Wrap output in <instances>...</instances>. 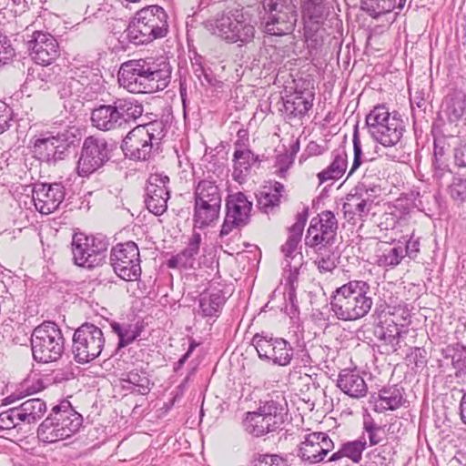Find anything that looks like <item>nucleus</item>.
I'll list each match as a JSON object with an SVG mask.
<instances>
[{
  "instance_id": "obj_12",
  "label": "nucleus",
  "mask_w": 466,
  "mask_h": 466,
  "mask_svg": "<svg viewBox=\"0 0 466 466\" xmlns=\"http://www.w3.org/2000/svg\"><path fill=\"white\" fill-rule=\"evenodd\" d=\"M115 148L112 140L96 136L86 137L76 166L78 176L85 177L97 171L110 159Z\"/></svg>"
},
{
  "instance_id": "obj_23",
  "label": "nucleus",
  "mask_w": 466,
  "mask_h": 466,
  "mask_svg": "<svg viewBox=\"0 0 466 466\" xmlns=\"http://www.w3.org/2000/svg\"><path fill=\"white\" fill-rule=\"evenodd\" d=\"M308 208L296 216L295 223L289 229V237L285 244L281 246V252L285 257L287 264H291L292 260L298 258V264L300 265L302 258L301 253L299 251V244L301 241L304 227L308 219Z\"/></svg>"
},
{
  "instance_id": "obj_50",
  "label": "nucleus",
  "mask_w": 466,
  "mask_h": 466,
  "mask_svg": "<svg viewBox=\"0 0 466 466\" xmlns=\"http://www.w3.org/2000/svg\"><path fill=\"white\" fill-rule=\"evenodd\" d=\"M361 7L371 16L378 17L395 9L396 0H361Z\"/></svg>"
},
{
  "instance_id": "obj_40",
  "label": "nucleus",
  "mask_w": 466,
  "mask_h": 466,
  "mask_svg": "<svg viewBox=\"0 0 466 466\" xmlns=\"http://www.w3.org/2000/svg\"><path fill=\"white\" fill-rule=\"evenodd\" d=\"M122 388L140 395H147L150 392L149 379L146 372L137 370L122 374L120 378Z\"/></svg>"
},
{
  "instance_id": "obj_45",
  "label": "nucleus",
  "mask_w": 466,
  "mask_h": 466,
  "mask_svg": "<svg viewBox=\"0 0 466 466\" xmlns=\"http://www.w3.org/2000/svg\"><path fill=\"white\" fill-rule=\"evenodd\" d=\"M33 73H36V76H33V79L27 77L26 82L31 83L34 87L46 90L50 88V85L56 83L57 74L55 67L41 66L33 69Z\"/></svg>"
},
{
  "instance_id": "obj_1",
  "label": "nucleus",
  "mask_w": 466,
  "mask_h": 466,
  "mask_svg": "<svg viewBox=\"0 0 466 466\" xmlns=\"http://www.w3.org/2000/svg\"><path fill=\"white\" fill-rule=\"evenodd\" d=\"M172 67L165 57L132 59L118 71L120 84L135 94H151L167 87Z\"/></svg>"
},
{
  "instance_id": "obj_54",
  "label": "nucleus",
  "mask_w": 466,
  "mask_h": 466,
  "mask_svg": "<svg viewBox=\"0 0 466 466\" xmlns=\"http://www.w3.org/2000/svg\"><path fill=\"white\" fill-rule=\"evenodd\" d=\"M16 407L8 409L0 413V430H13L22 424Z\"/></svg>"
},
{
  "instance_id": "obj_22",
  "label": "nucleus",
  "mask_w": 466,
  "mask_h": 466,
  "mask_svg": "<svg viewBox=\"0 0 466 466\" xmlns=\"http://www.w3.org/2000/svg\"><path fill=\"white\" fill-rule=\"evenodd\" d=\"M65 135L36 138L34 142L33 152L37 159L49 165L56 164L67 155L70 144Z\"/></svg>"
},
{
  "instance_id": "obj_58",
  "label": "nucleus",
  "mask_w": 466,
  "mask_h": 466,
  "mask_svg": "<svg viewBox=\"0 0 466 466\" xmlns=\"http://www.w3.org/2000/svg\"><path fill=\"white\" fill-rule=\"evenodd\" d=\"M420 238L416 237L414 233H412L409 239L404 242L401 241V248L403 249L404 257H408L410 259H416L420 248Z\"/></svg>"
},
{
  "instance_id": "obj_8",
  "label": "nucleus",
  "mask_w": 466,
  "mask_h": 466,
  "mask_svg": "<svg viewBox=\"0 0 466 466\" xmlns=\"http://www.w3.org/2000/svg\"><path fill=\"white\" fill-rule=\"evenodd\" d=\"M34 360L40 363L58 360L64 352V337L58 326L46 321L36 327L31 336Z\"/></svg>"
},
{
  "instance_id": "obj_57",
  "label": "nucleus",
  "mask_w": 466,
  "mask_h": 466,
  "mask_svg": "<svg viewBox=\"0 0 466 466\" xmlns=\"http://www.w3.org/2000/svg\"><path fill=\"white\" fill-rule=\"evenodd\" d=\"M15 48L9 37L0 32V67L13 59Z\"/></svg>"
},
{
  "instance_id": "obj_55",
  "label": "nucleus",
  "mask_w": 466,
  "mask_h": 466,
  "mask_svg": "<svg viewBox=\"0 0 466 466\" xmlns=\"http://www.w3.org/2000/svg\"><path fill=\"white\" fill-rule=\"evenodd\" d=\"M352 141H353L354 157H353V162H352L351 167L348 173V177L352 176L355 173V171L361 166V164H364V160H365V159H362L363 152H362L360 139L359 137L358 126H356L354 128Z\"/></svg>"
},
{
  "instance_id": "obj_48",
  "label": "nucleus",
  "mask_w": 466,
  "mask_h": 466,
  "mask_svg": "<svg viewBox=\"0 0 466 466\" xmlns=\"http://www.w3.org/2000/svg\"><path fill=\"white\" fill-rule=\"evenodd\" d=\"M290 457L291 455L257 453L248 466H290Z\"/></svg>"
},
{
  "instance_id": "obj_20",
  "label": "nucleus",
  "mask_w": 466,
  "mask_h": 466,
  "mask_svg": "<svg viewBox=\"0 0 466 466\" xmlns=\"http://www.w3.org/2000/svg\"><path fill=\"white\" fill-rule=\"evenodd\" d=\"M438 366L443 372L451 371L449 376L458 381H466V346L457 342L442 348Z\"/></svg>"
},
{
  "instance_id": "obj_52",
  "label": "nucleus",
  "mask_w": 466,
  "mask_h": 466,
  "mask_svg": "<svg viewBox=\"0 0 466 466\" xmlns=\"http://www.w3.org/2000/svg\"><path fill=\"white\" fill-rule=\"evenodd\" d=\"M353 190L360 193V197L362 196L364 198H369L372 204L374 198L378 197L381 191L379 182L367 181L366 178H361Z\"/></svg>"
},
{
  "instance_id": "obj_36",
  "label": "nucleus",
  "mask_w": 466,
  "mask_h": 466,
  "mask_svg": "<svg viewBox=\"0 0 466 466\" xmlns=\"http://www.w3.org/2000/svg\"><path fill=\"white\" fill-rule=\"evenodd\" d=\"M372 203L369 198H364L360 197V193L349 194L346 202L342 206L345 218L351 221L355 216H358L361 220L366 218L371 208Z\"/></svg>"
},
{
  "instance_id": "obj_44",
  "label": "nucleus",
  "mask_w": 466,
  "mask_h": 466,
  "mask_svg": "<svg viewBox=\"0 0 466 466\" xmlns=\"http://www.w3.org/2000/svg\"><path fill=\"white\" fill-rule=\"evenodd\" d=\"M294 350L290 343L282 338H275L274 350L269 360L279 366H287L290 363Z\"/></svg>"
},
{
  "instance_id": "obj_37",
  "label": "nucleus",
  "mask_w": 466,
  "mask_h": 466,
  "mask_svg": "<svg viewBox=\"0 0 466 466\" xmlns=\"http://www.w3.org/2000/svg\"><path fill=\"white\" fill-rule=\"evenodd\" d=\"M333 160L324 170L318 174L319 183L327 180L340 178L346 172L348 166V155L345 147L336 149L332 152Z\"/></svg>"
},
{
  "instance_id": "obj_39",
  "label": "nucleus",
  "mask_w": 466,
  "mask_h": 466,
  "mask_svg": "<svg viewBox=\"0 0 466 466\" xmlns=\"http://www.w3.org/2000/svg\"><path fill=\"white\" fill-rule=\"evenodd\" d=\"M114 333L118 336L117 349L125 348L135 341L144 329L141 322L136 323H118L112 322L110 324Z\"/></svg>"
},
{
  "instance_id": "obj_7",
  "label": "nucleus",
  "mask_w": 466,
  "mask_h": 466,
  "mask_svg": "<svg viewBox=\"0 0 466 466\" xmlns=\"http://www.w3.org/2000/svg\"><path fill=\"white\" fill-rule=\"evenodd\" d=\"M206 26L213 34L229 43L248 44L255 36L256 29L251 16L241 9H229L207 21Z\"/></svg>"
},
{
  "instance_id": "obj_28",
  "label": "nucleus",
  "mask_w": 466,
  "mask_h": 466,
  "mask_svg": "<svg viewBox=\"0 0 466 466\" xmlns=\"http://www.w3.org/2000/svg\"><path fill=\"white\" fill-rule=\"evenodd\" d=\"M234 146L232 177L234 180L240 182L248 176L252 165L258 161V157L240 140L236 141Z\"/></svg>"
},
{
  "instance_id": "obj_10",
  "label": "nucleus",
  "mask_w": 466,
  "mask_h": 466,
  "mask_svg": "<svg viewBox=\"0 0 466 466\" xmlns=\"http://www.w3.org/2000/svg\"><path fill=\"white\" fill-rule=\"evenodd\" d=\"M108 238L101 234L87 236L76 232L71 242L74 263L82 268H93L102 265L106 258Z\"/></svg>"
},
{
  "instance_id": "obj_13",
  "label": "nucleus",
  "mask_w": 466,
  "mask_h": 466,
  "mask_svg": "<svg viewBox=\"0 0 466 466\" xmlns=\"http://www.w3.org/2000/svg\"><path fill=\"white\" fill-rule=\"evenodd\" d=\"M264 7L267 15L263 26L267 34L281 36L294 31L298 14L293 0H267Z\"/></svg>"
},
{
  "instance_id": "obj_18",
  "label": "nucleus",
  "mask_w": 466,
  "mask_h": 466,
  "mask_svg": "<svg viewBox=\"0 0 466 466\" xmlns=\"http://www.w3.org/2000/svg\"><path fill=\"white\" fill-rule=\"evenodd\" d=\"M32 59L39 65L48 66L59 56L56 39L48 32L35 31L27 41Z\"/></svg>"
},
{
  "instance_id": "obj_46",
  "label": "nucleus",
  "mask_w": 466,
  "mask_h": 466,
  "mask_svg": "<svg viewBox=\"0 0 466 466\" xmlns=\"http://www.w3.org/2000/svg\"><path fill=\"white\" fill-rule=\"evenodd\" d=\"M315 249L318 254L315 263L319 272H332L339 263V257L336 252L332 251L330 247H322V248Z\"/></svg>"
},
{
  "instance_id": "obj_24",
  "label": "nucleus",
  "mask_w": 466,
  "mask_h": 466,
  "mask_svg": "<svg viewBox=\"0 0 466 466\" xmlns=\"http://www.w3.org/2000/svg\"><path fill=\"white\" fill-rule=\"evenodd\" d=\"M406 401L404 398V390L398 385L385 386L378 393H372L369 403L372 405L376 412H384L386 410H395L401 407Z\"/></svg>"
},
{
  "instance_id": "obj_2",
  "label": "nucleus",
  "mask_w": 466,
  "mask_h": 466,
  "mask_svg": "<svg viewBox=\"0 0 466 466\" xmlns=\"http://www.w3.org/2000/svg\"><path fill=\"white\" fill-rule=\"evenodd\" d=\"M370 285L363 280H350L337 288L330 297V309L342 321H354L365 317L373 305Z\"/></svg>"
},
{
  "instance_id": "obj_17",
  "label": "nucleus",
  "mask_w": 466,
  "mask_h": 466,
  "mask_svg": "<svg viewBox=\"0 0 466 466\" xmlns=\"http://www.w3.org/2000/svg\"><path fill=\"white\" fill-rule=\"evenodd\" d=\"M169 177L163 174H151L146 187L145 204L149 212L160 216L167 208Z\"/></svg>"
},
{
  "instance_id": "obj_26",
  "label": "nucleus",
  "mask_w": 466,
  "mask_h": 466,
  "mask_svg": "<svg viewBox=\"0 0 466 466\" xmlns=\"http://www.w3.org/2000/svg\"><path fill=\"white\" fill-rule=\"evenodd\" d=\"M402 325L397 324L393 319L380 321L374 327V336L385 348L386 352H398L400 349V338Z\"/></svg>"
},
{
  "instance_id": "obj_32",
  "label": "nucleus",
  "mask_w": 466,
  "mask_h": 466,
  "mask_svg": "<svg viewBox=\"0 0 466 466\" xmlns=\"http://www.w3.org/2000/svg\"><path fill=\"white\" fill-rule=\"evenodd\" d=\"M376 263L379 267L386 269H392L399 266L405 258L401 241H393L391 243H384L376 255Z\"/></svg>"
},
{
  "instance_id": "obj_11",
  "label": "nucleus",
  "mask_w": 466,
  "mask_h": 466,
  "mask_svg": "<svg viewBox=\"0 0 466 466\" xmlns=\"http://www.w3.org/2000/svg\"><path fill=\"white\" fill-rule=\"evenodd\" d=\"M72 342L74 360L79 364H86L100 356L106 340L100 328L85 322L75 330Z\"/></svg>"
},
{
  "instance_id": "obj_9",
  "label": "nucleus",
  "mask_w": 466,
  "mask_h": 466,
  "mask_svg": "<svg viewBox=\"0 0 466 466\" xmlns=\"http://www.w3.org/2000/svg\"><path fill=\"white\" fill-rule=\"evenodd\" d=\"M286 416L287 410L281 401L267 400L257 411L247 413L243 427L248 434L259 438L281 429Z\"/></svg>"
},
{
  "instance_id": "obj_19",
  "label": "nucleus",
  "mask_w": 466,
  "mask_h": 466,
  "mask_svg": "<svg viewBox=\"0 0 466 466\" xmlns=\"http://www.w3.org/2000/svg\"><path fill=\"white\" fill-rule=\"evenodd\" d=\"M334 447V442L328 433L314 431L305 435L299 445L298 456L303 461L313 464L321 461Z\"/></svg>"
},
{
  "instance_id": "obj_63",
  "label": "nucleus",
  "mask_w": 466,
  "mask_h": 466,
  "mask_svg": "<svg viewBox=\"0 0 466 466\" xmlns=\"http://www.w3.org/2000/svg\"><path fill=\"white\" fill-rule=\"evenodd\" d=\"M11 115V108L5 102L0 100V134L9 128V122L12 119Z\"/></svg>"
},
{
  "instance_id": "obj_34",
  "label": "nucleus",
  "mask_w": 466,
  "mask_h": 466,
  "mask_svg": "<svg viewBox=\"0 0 466 466\" xmlns=\"http://www.w3.org/2000/svg\"><path fill=\"white\" fill-rule=\"evenodd\" d=\"M366 448V438L360 436L359 439L342 443L339 449L329 457L328 461H338L346 458L350 460L353 463H360L362 460V453Z\"/></svg>"
},
{
  "instance_id": "obj_49",
  "label": "nucleus",
  "mask_w": 466,
  "mask_h": 466,
  "mask_svg": "<svg viewBox=\"0 0 466 466\" xmlns=\"http://www.w3.org/2000/svg\"><path fill=\"white\" fill-rule=\"evenodd\" d=\"M361 436H364L366 439L368 438L370 446H375L385 440V431L372 418L365 417Z\"/></svg>"
},
{
  "instance_id": "obj_41",
  "label": "nucleus",
  "mask_w": 466,
  "mask_h": 466,
  "mask_svg": "<svg viewBox=\"0 0 466 466\" xmlns=\"http://www.w3.org/2000/svg\"><path fill=\"white\" fill-rule=\"evenodd\" d=\"M392 115L384 105H378L370 111L365 118V126L372 138L380 132L385 124L390 122Z\"/></svg>"
},
{
  "instance_id": "obj_62",
  "label": "nucleus",
  "mask_w": 466,
  "mask_h": 466,
  "mask_svg": "<svg viewBox=\"0 0 466 466\" xmlns=\"http://www.w3.org/2000/svg\"><path fill=\"white\" fill-rule=\"evenodd\" d=\"M364 466H390V461L375 449L368 453V461Z\"/></svg>"
},
{
  "instance_id": "obj_3",
  "label": "nucleus",
  "mask_w": 466,
  "mask_h": 466,
  "mask_svg": "<svg viewBox=\"0 0 466 466\" xmlns=\"http://www.w3.org/2000/svg\"><path fill=\"white\" fill-rule=\"evenodd\" d=\"M167 132V127L163 120L138 125L124 137L121 149L129 159L148 160L158 151Z\"/></svg>"
},
{
  "instance_id": "obj_29",
  "label": "nucleus",
  "mask_w": 466,
  "mask_h": 466,
  "mask_svg": "<svg viewBox=\"0 0 466 466\" xmlns=\"http://www.w3.org/2000/svg\"><path fill=\"white\" fill-rule=\"evenodd\" d=\"M221 205L219 200L208 202L194 198V227L204 228L217 221L219 218Z\"/></svg>"
},
{
  "instance_id": "obj_53",
  "label": "nucleus",
  "mask_w": 466,
  "mask_h": 466,
  "mask_svg": "<svg viewBox=\"0 0 466 466\" xmlns=\"http://www.w3.org/2000/svg\"><path fill=\"white\" fill-rule=\"evenodd\" d=\"M302 15L304 19L319 23L323 15V5L315 0H306L302 6Z\"/></svg>"
},
{
  "instance_id": "obj_6",
  "label": "nucleus",
  "mask_w": 466,
  "mask_h": 466,
  "mask_svg": "<svg viewBox=\"0 0 466 466\" xmlns=\"http://www.w3.org/2000/svg\"><path fill=\"white\" fill-rule=\"evenodd\" d=\"M143 106L129 98H116L111 104H102L91 112L93 127L102 131L125 127L143 114Z\"/></svg>"
},
{
  "instance_id": "obj_51",
  "label": "nucleus",
  "mask_w": 466,
  "mask_h": 466,
  "mask_svg": "<svg viewBox=\"0 0 466 466\" xmlns=\"http://www.w3.org/2000/svg\"><path fill=\"white\" fill-rule=\"evenodd\" d=\"M252 344L261 360H269L274 350L275 338L256 334L252 339Z\"/></svg>"
},
{
  "instance_id": "obj_47",
  "label": "nucleus",
  "mask_w": 466,
  "mask_h": 466,
  "mask_svg": "<svg viewBox=\"0 0 466 466\" xmlns=\"http://www.w3.org/2000/svg\"><path fill=\"white\" fill-rule=\"evenodd\" d=\"M61 86L58 93L61 98L69 97L72 96H80L87 85V78L80 76L79 79L73 76H66L65 81L60 83Z\"/></svg>"
},
{
  "instance_id": "obj_30",
  "label": "nucleus",
  "mask_w": 466,
  "mask_h": 466,
  "mask_svg": "<svg viewBox=\"0 0 466 466\" xmlns=\"http://www.w3.org/2000/svg\"><path fill=\"white\" fill-rule=\"evenodd\" d=\"M337 385L345 394L354 399L362 398L368 392V386L364 379L356 370H341Z\"/></svg>"
},
{
  "instance_id": "obj_43",
  "label": "nucleus",
  "mask_w": 466,
  "mask_h": 466,
  "mask_svg": "<svg viewBox=\"0 0 466 466\" xmlns=\"http://www.w3.org/2000/svg\"><path fill=\"white\" fill-rule=\"evenodd\" d=\"M466 110V96L462 92H455L445 99V113L450 121L460 120Z\"/></svg>"
},
{
  "instance_id": "obj_56",
  "label": "nucleus",
  "mask_w": 466,
  "mask_h": 466,
  "mask_svg": "<svg viewBox=\"0 0 466 466\" xmlns=\"http://www.w3.org/2000/svg\"><path fill=\"white\" fill-rule=\"evenodd\" d=\"M449 193L455 201H466V177H454L449 187Z\"/></svg>"
},
{
  "instance_id": "obj_60",
  "label": "nucleus",
  "mask_w": 466,
  "mask_h": 466,
  "mask_svg": "<svg viewBox=\"0 0 466 466\" xmlns=\"http://www.w3.org/2000/svg\"><path fill=\"white\" fill-rule=\"evenodd\" d=\"M454 164L459 167H466V138H461L453 147Z\"/></svg>"
},
{
  "instance_id": "obj_64",
  "label": "nucleus",
  "mask_w": 466,
  "mask_h": 466,
  "mask_svg": "<svg viewBox=\"0 0 466 466\" xmlns=\"http://www.w3.org/2000/svg\"><path fill=\"white\" fill-rule=\"evenodd\" d=\"M365 172L362 178H366L367 181H376L380 182V179L379 177L378 168L375 167V163L373 159H365Z\"/></svg>"
},
{
  "instance_id": "obj_25",
  "label": "nucleus",
  "mask_w": 466,
  "mask_h": 466,
  "mask_svg": "<svg viewBox=\"0 0 466 466\" xmlns=\"http://www.w3.org/2000/svg\"><path fill=\"white\" fill-rule=\"evenodd\" d=\"M283 108L280 109L289 120L301 119L313 106L312 92H294L282 98Z\"/></svg>"
},
{
  "instance_id": "obj_4",
  "label": "nucleus",
  "mask_w": 466,
  "mask_h": 466,
  "mask_svg": "<svg viewBox=\"0 0 466 466\" xmlns=\"http://www.w3.org/2000/svg\"><path fill=\"white\" fill-rule=\"evenodd\" d=\"M168 29L167 15L159 5H148L137 11L122 34L129 43L147 45L164 37Z\"/></svg>"
},
{
  "instance_id": "obj_5",
  "label": "nucleus",
  "mask_w": 466,
  "mask_h": 466,
  "mask_svg": "<svg viewBox=\"0 0 466 466\" xmlns=\"http://www.w3.org/2000/svg\"><path fill=\"white\" fill-rule=\"evenodd\" d=\"M83 423L82 416L68 400L54 406L37 429V438L45 443H55L74 435Z\"/></svg>"
},
{
  "instance_id": "obj_33",
  "label": "nucleus",
  "mask_w": 466,
  "mask_h": 466,
  "mask_svg": "<svg viewBox=\"0 0 466 466\" xmlns=\"http://www.w3.org/2000/svg\"><path fill=\"white\" fill-rule=\"evenodd\" d=\"M385 125L373 139L384 147L397 145L400 141L404 131V124L400 116L394 112L392 118H390V122Z\"/></svg>"
},
{
  "instance_id": "obj_42",
  "label": "nucleus",
  "mask_w": 466,
  "mask_h": 466,
  "mask_svg": "<svg viewBox=\"0 0 466 466\" xmlns=\"http://www.w3.org/2000/svg\"><path fill=\"white\" fill-rule=\"evenodd\" d=\"M194 198L208 202L219 200L222 204V191L217 182L211 178H203L194 181Z\"/></svg>"
},
{
  "instance_id": "obj_21",
  "label": "nucleus",
  "mask_w": 466,
  "mask_h": 466,
  "mask_svg": "<svg viewBox=\"0 0 466 466\" xmlns=\"http://www.w3.org/2000/svg\"><path fill=\"white\" fill-rule=\"evenodd\" d=\"M65 187L61 183L34 185L32 198L35 208L42 214L56 211L65 199Z\"/></svg>"
},
{
  "instance_id": "obj_35",
  "label": "nucleus",
  "mask_w": 466,
  "mask_h": 466,
  "mask_svg": "<svg viewBox=\"0 0 466 466\" xmlns=\"http://www.w3.org/2000/svg\"><path fill=\"white\" fill-rule=\"evenodd\" d=\"M284 192V185L275 181L272 186L264 187V189L257 195V206L264 213L273 212L280 204V198Z\"/></svg>"
},
{
  "instance_id": "obj_27",
  "label": "nucleus",
  "mask_w": 466,
  "mask_h": 466,
  "mask_svg": "<svg viewBox=\"0 0 466 466\" xmlns=\"http://www.w3.org/2000/svg\"><path fill=\"white\" fill-rule=\"evenodd\" d=\"M202 238L200 233L193 232L189 238L187 247L175 256H172L167 262L169 268H193L196 264V258L199 253Z\"/></svg>"
},
{
  "instance_id": "obj_61",
  "label": "nucleus",
  "mask_w": 466,
  "mask_h": 466,
  "mask_svg": "<svg viewBox=\"0 0 466 466\" xmlns=\"http://www.w3.org/2000/svg\"><path fill=\"white\" fill-rule=\"evenodd\" d=\"M410 106L412 111V116L424 117V114L426 111L427 101L423 97L421 93H416L413 96L410 97Z\"/></svg>"
},
{
  "instance_id": "obj_14",
  "label": "nucleus",
  "mask_w": 466,
  "mask_h": 466,
  "mask_svg": "<svg viewBox=\"0 0 466 466\" xmlns=\"http://www.w3.org/2000/svg\"><path fill=\"white\" fill-rule=\"evenodd\" d=\"M140 254L134 241L119 243L112 248L110 264L116 274L124 280L133 281L141 275Z\"/></svg>"
},
{
  "instance_id": "obj_38",
  "label": "nucleus",
  "mask_w": 466,
  "mask_h": 466,
  "mask_svg": "<svg viewBox=\"0 0 466 466\" xmlns=\"http://www.w3.org/2000/svg\"><path fill=\"white\" fill-rule=\"evenodd\" d=\"M23 424H32L39 420L46 411V402L38 398L29 399L16 407Z\"/></svg>"
},
{
  "instance_id": "obj_16",
  "label": "nucleus",
  "mask_w": 466,
  "mask_h": 466,
  "mask_svg": "<svg viewBox=\"0 0 466 466\" xmlns=\"http://www.w3.org/2000/svg\"><path fill=\"white\" fill-rule=\"evenodd\" d=\"M252 202L242 192L228 195L226 199V217L220 236L228 235L234 228L245 227L249 222Z\"/></svg>"
},
{
  "instance_id": "obj_31",
  "label": "nucleus",
  "mask_w": 466,
  "mask_h": 466,
  "mask_svg": "<svg viewBox=\"0 0 466 466\" xmlns=\"http://www.w3.org/2000/svg\"><path fill=\"white\" fill-rule=\"evenodd\" d=\"M225 302L222 290L204 291L199 295L198 313L203 318H218Z\"/></svg>"
},
{
  "instance_id": "obj_59",
  "label": "nucleus",
  "mask_w": 466,
  "mask_h": 466,
  "mask_svg": "<svg viewBox=\"0 0 466 466\" xmlns=\"http://www.w3.org/2000/svg\"><path fill=\"white\" fill-rule=\"evenodd\" d=\"M433 177L441 181L447 175L451 173L448 162L443 158H437L432 161Z\"/></svg>"
},
{
  "instance_id": "obj_15",
  "label": "nucleus",
  "mask_w": 466,
  "mask_h": 466,
  "mask_svg": "<svg viewBox=\"0 0 466 466\" xmlns=\"http://www.w3.org/2000/svg\"><path fill=\"white\" fill-rule=\"evenodd\" d=\"M338 230V220L332 211L325 210L314 217L309 224L305 243L309 248L331 247Z\"/></svg>"
}]
</instances>
